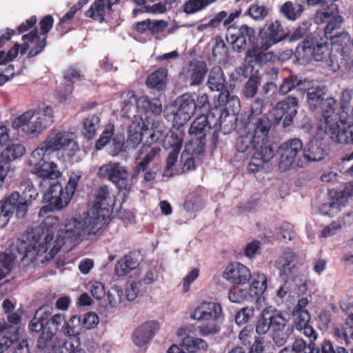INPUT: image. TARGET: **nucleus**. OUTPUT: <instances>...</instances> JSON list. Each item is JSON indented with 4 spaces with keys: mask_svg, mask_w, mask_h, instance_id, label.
Masks as SVG:
<instances>
[{
    "mask_svg": "<svg viewBox=\"0 0 353 353\" xmlns=\"http://www.w3.org/2000/svg\"><path fill=\"white\" fill-rule=\"evenodd\" d=\"M324 87L311 88L307 92V101L310 109L316 110L319 109L325 99Z\"/></svg>",
    "mask_w": 353,
    "mask_h": 353,
    "instance_id": "obj_45",
    "label": "nucleus"
},
{
    "mask_svg": "<svg viewBox=\"0 0 353 353\" xmlns=\"http://www.w3.org/2000/svg\"><path fill=\"white\" fill-rule=\"evenodd\" d=\"M81 322L80 317L77 316H73L68 321H65L62 326V332L68 339L61 344L52 347L51 352L48 353H85V350L81 347Z\"/></svg>",
    "mask_w": 353,
    "mask_h": 353,
    "instance_id": "obj_11",
    "label": "nucleus"
},
{
    "mask_svg": "<svg viewBox=\"0 0 353 353\" xmlns=\"http://www.w3.org/2000/svg\"><path fill=\"white\" fill-rule=\"evenodd\" d=\"M139 152L141 154L144 153H145V154L136 167L135 172L137 173L146 170L149 164L154 160V157L159 154L160 149L157 147H151L150 145H143Z\"/></svg>",
    "mask_w": 353,
    "mask_h": 353,
    "instance_id": "obj_43",
    "label": "nucleus"
},
{
    "mask_svg": "<svg viewBox=\"0 0 353 353\" xmlns=\"http://www.w3.org/2000/svg\"><path fill=\"white\" fill-rule=\"evenodd\" d=\"M248 296H249L248 290L238 287H233L228 292L229 300L233 303H241Z\"/></svg>",
    "mask_w": 353,
    "mask_h": 353,
    "instance_id": "obj_63",
    "label": "nucleus"
},
{
    "mask_svg": "<svg viewBox=\"0 0 353 353\" xmlns=\"http://www.w3.org/2000/svg\"><path fill=\"white\" fill-rule=\"evenodd\" d=\"M48 127V125L43 123V119L37 115H34L33 119L30 121L29 124H27L26 127H25L24 132L27 134L40 133Z\"/></svg>",
    "mask_w": 353,
    "mask_h": 353,
    "instance_id": "obj_56",
    "label": "nucleus"
},
{
    "mask_svg": "<svg viewBox=\"0 0 353 353\" xmlns=\"http://www.w3.org/2000/svg\"><path fill=\"white\" fill-rule=\"evenodd\" d=\"M1 152L14 161L25 154L26 148L21 143H12L9 144Z\"/></svg>",
    "mask_w": 353,
    "mask_h": 353,
    "instance_id": "obj_57",
    "label": "nucleus"
},
{
    "mask_svg": "<svg viewBox=\"0 0 353 353\" xmlns=\"http://www.w3.org/2000/svg\"><path fill=\"white\" fill-rule=\"evenodd\" d=\"M216 0H188L183 6V10L187 14L200 11Z\"/></svg>",
    "mask_w": 353,
    "mask_h": 353,
    "instance_id": "obj_52",
    "label": "nucleus"
},
{
    "mask_svg": "<svg viewBox=\"0 0 353 353\" xmlns=\"http://www.w3.org/2000/svg\"><path fill=\"white\" fill-rule=\"evenodd\" d=\"M307 304V298L299 299L292 312L294 317L293 324L290 322V315L288 313L272 306L266 307L258 316L256 324V333L262 335L271 331L274 343L278 347H281L287 343L295 327L298 331L309 338V347L311 348L314 346V341L316 339L318 334L310 325L311 316L305 309Z\"/></svg>",
    "mask_w": 353,
    "mask_h": 353,
    "instance_id": "obj_2",
    "label": "nucleus"
},
{
    "mask_svg": "<svg viewBox=\"0 0 353 353\" xmlns=\"http://www.w3.org/2000/svg\"><path fill=\"white\" fill-rule=\"evenodd\" d=\"M19 199V192L14 191L3 200L0 201V228H5L14 212L16 214V202Z\"/></svg>",
    "mask_w": 353,
    "mask_h": 353,
    "instance_id": "obj_28",
    "label": "nucleus"
},
{
    "mask_svg": "<svg viewBox=\"0 0 353 353\" xmlns=\"http://www.w3.org/2000/svg\"><path fill=\"white\" fill-rule=\"evenodd\" d=\"M314 345L315 344L314 343ZM310 350L308 353H348L346 349L343 347H337L334 348L333 343L330 340H324L321 345V348L314 349V346L311 348L307 347Z\"/></svg>",
    "mask_w": 353,
    "mask_h": 353,
    "instance_id": "obj_53",
    "label": "nucleus"
},
{
    "mask_svg": "<svg viewBox=\"0 0 353 353\" xmlns=\"http://www.w3.org/2000/svg\"><path fill=\"white\" fill-rule=\"evenodd\" d=\"M299 99L296 97L288 96L279 101L273 110L276 123L283 120V128H285L292 125L294 117L297 114Z\"/></svg>",
    "mask_w": 353,
    "mask_h": 353,
    "instance_id": "obj_17",
    "label": "nucleus"
},
{
    "mask_svg": "<svg viewBox=\"0 0 353 353\" xmlns=\"http://www.w3.org/2000/svg\"><path fill=\"white\" fill-rule=\"evenodd\" d=\"M114 134V125L111 124L107 125L102 132L99 139L96 141L95 149L97 150H100L107 145L112 139Z\"/></svg>",
    "mask_w": 353,
    "mask_h": 353,
    "instance_id": "obj_58",
    "label": "nucleus"
},
{
    "mask_svg": "<svg viewBox=\"0 0 353 353\" xmlns=\"http://www.w3.org/2000/svg\"><path fill=\"white\" fill-rule=\"evenodd\" d=\"M303 83V81L299 79L297 76L290 74L283 79L281 85L279 86V93L283 95L286 94L296 88L299 87Z\"/></svg>",
    "mask_w": 353,
    "mask_h": 353,
    "instance_id": "obj_51",
    "label": "nucleus"
},
{
    "mask_svg": "<svg viewBox=\"0 0 353 353\" xmlns=\"http://www.w3.org/2000/svg\"><path fill=\"white\" fill-rule=\"evenodd\" d=\"M39 39L35 41V45L29 50L28 58H32L42 52L47 46L46 34L51 30L53 23H40Z\"/></svg>",
    "mask_w": 353,
    "mask_h": 353,
    "instance_id": "obj_35",
    "label": "nucleus"
},
{
    "mask_svg": "<svg viewBox=\"0 0 353 353\" xmlns=\"http://www.w3.org/2000/svg\"><path fill=\"white\" fill-rule=\"evenodd\" d=\"M166 11L165 5L162 3H157L152 6H144L140 9H134L132 11L133 15L135 17L139 13L147 12L151 14H162Z\"/></svg>",
    "mask_w": 353,
    "mask_h": 353,
    "instance_id": "obj_60",
    "label": "nucleus"
},
{
    "mask_svg": "<svg viewBox=\"0 0 353 353\" xmlns=\"http://www.w3.org/2000/svg\"><path fill=\"white\" fill-rule=\"evenodd\" d=\"M98 175L112 182L120 190H129L131 183L129 173L119 163H108L101 166Z\"/></svg>",
    "mask_w": 353,
    "mask_h": 353,
    "instance_id": "obj_16",
    "label": "nucleus"
},
{
    "mask_svg": "<svg viewBox=\"0 0 353 353\" xmlns=\"http://www.w3.org/2000/svg\"><path fill=\"white\" fill-rule=\"evenodd\" d=\"M81 176V171L72 172L64 188L57 180L48 183L47 185H49L48 190L43 195V199L48 203V205L41 208L39 215L46 214L54 209L59 210L68 205L79 185Z\"/></svg>",
    "mask_w": 353,
    "mask_h": 353,
    "instance_id": "obj_7",
    "label": "nucleus"
},
{
    "mask_svg": "<svg viewBox=\"0 0 353 353\" xmlns=\"http://www.w3.org/2000/svg\"><path fill=\"white\" fill-rule=\"evenodd\" d=\"M347 203V199L346 197L342 196L341 198H336L332 199L329 203H323L319 210L323 215L334 217L338 215L341 208L345 207Z\"/></svg>",
    "mask_w": 353,
    "mask_h": 353,
    "instance_id": "obj_41",
    "label": "nucleus"
},
{
    "mask_svg": "<svg viewBox=\"0 0 353 353\" xmlns=\"http://www.w3.org/2000/svg\"><path fill=\"white\" fill-rule=\"evenodd\" d=\"M141 123L137 120L132 121L129 126L128 136L126 141L128 146L136 148L142 141Z\"/></svg>",
    "mask_w": 353,
    "mask_h": 353,
    "instance_id": "obj_47",
    "label": "nucleus"
},
{
    "mask_svg": "<svg viewBox=\"0 0 353 353\" xmlns=\"http://www.w3.org/2000/svg\"><path fill=\"white\" fill-rule=\"evenodd\" d=\"M212 56L219 63L225 61L228 56V48L221 37H216L212 49Z\"/></svg>",
    "mask_w": 353,
    "mask_h": 353,
    "instance_id": "obj_49",
    "label": "nucleus"
},
{
    "mask_svg": "<svg viewBox=\"0 0 353 353\" xmlns=\"http://www.w3.org/2000/svg\"><path fill=\"white\" fill-rule=\"evenodd\" d=\"M253 280L248 288L250 297L258 300L267 289V276L259 271L254 272L252 275Z\"/></svg>",
    "mask_w": 353,
    "mask_h": 353,
    "instance_id": "obj_32",
    "label": "nucleus"
},
{
    "mask_svg": "<svg viewBox=\"0 0 353 353\" xmlns=\"http://www.w3.org/2000/svg\"><path fill=\"white\" fill-rule=\"evenodd\" d=\"M223 277L234 285H241L250 281L252 274L245 265L239 262H232L226 266Z\"/></svg>",
    "mask_w": 353,
    "mask_h": 353,
    "instance_id": "obj_20",
    "label": "nucleus"
},
{
    "mask_svg": "<svg viewBox=\"0 0 353 353\" xmlns=\"http://www.w3.org/2000/svg\"><path fill=\"white\" fill-rule=\"evenodd\" d=\"M43 145L44 144L41 142L32 152L28 159L29 165L32 167L31 173L41 179V188L46 187L48 183L57 180L61 175L56 163L45 160V157L51 155L52 153L45 152L41 148Z\"/></svg>",
    "mask_w": 353,
    "mask_h": 353,
    "instance_id": "obj_9",
    "label": "nucleus"
},
{
    "mask_svg": "<svg viewBox=\"0 0 353 353\" xmlns=\"http://www.w3.org/2000/svg\"><path fill=\"white\" fill-rule=\"evenodd\" d=\"M341 23H327L325 27V36L326 39L331 40L332 48L330 44L323 40V38L317 39L316 38L306 39L304 40L302 49L305 53H311L316 61H326L329 62V65L332 70L336 71L340 68L342 61L347 56L349 51L346 44L343 46L340 41H350L349 34L341 31L339 25Z\"/></svg>",
    "mask_w": 353,
    "mask_h": 353,
    "instance_id": "obj_4",
    "label": "nucleus"
},
{
    "mask_svg": "<svg viewBox=\"0 0 353 353\" xmlns=\"http://www.w3.org/2000/svg\"><path fill=\"white\" fill-rule=\"evenodd\" d=\"M56 218L48 217L39 228L28 232L24 238L16 241L14 252L0 253V281L10 272L17 254L21 261L29 264L34 261L37 256L46 253L50 247V241L55 230Z\"/></svg>",
    "mask_w": 353,
    "mask_h": 353,
    "instance_id": "obj_3",
    "label": "nucleus"
},
{
    "mask_svg": "<svg viewBox=\"0 0 353 353\" xmlns=\"http://www.w3.org/2000/svg\"><path fill=\"white\" fill-rule=\"evenodd\" d=\"M208 71L205 61L193 59L185 65L181 75L190 86H199L203 83Z\"/></svg>",
    "mask_w": 353,
    "mask_h": 353,
    "instance_id": "obj_19",
    "label": "nucleus"
},
{
    "mask_svg": "<svg viewBox=\"0 0 353 353\" xmlns=\"http://www.w3.org/2000/svg\"><path fill=\"white\" fill-rule=\"evenodd\" d=\"M340 124L330 137L336 143L353 145V124L347 126Z\"/></svg>",
    "mask_w": 353,
    "mask_h": 353,
    "instance_id": "obj_38",
    "label": "nucleus"
},
{
    "mask_svg": "<svg viewBox=\"0 0 353 353\" xmlns=\"http://www.w3.org/2000/svg\"><path fill=\"white\" fill-rule=\"evenodd\" d=\"M107 299L110 307H117L124 299L122 288L118 285L112 286L107 292Z\"/></svg>",
    "mask_w": 353,
    "mask_h": 353,
    "instance_id": "obj_54",
    "label": "nucleus"
},
{
    "mask_svg": "<svg viewBox=\"0 0 353 353\" xmlns=\"http://www.w3.org/2000/svg\"><path fill=\"white\" fill-rule=\"evenodd\" d=\"M221 310L217 303L203 302L194 309L190 316L194 320L214 321L221 315Z\"/></svg>",
    "mask_w": 353,
    "mask_h": 353,
    "instance_id": "obj_24",
    "label": "nucleus"
},
{
    "mask_svg": "<svg viewBox=\"0 0 353 353\" xmlns=\"http://www.w3.org/2000/svg\"><path fill=\"white\" fill-rule=\"evenodd\" d=\"M218 103L219 106L225 107L222 112H231V114H236L240 108L239 99L236 96L231 95L228 90L219 93Z\"/></svg>",
    "mask_w": 353,
    "mask_h": 353,
    "instance_id": "obj_36",
    "label": "nucleus"
},
{
    "mask_svg": "<svg viewBox=\"0 0 353 353\" xmlns=\"http://www.w3.org/2000/svg\"><path fill=\"white\" fill-rule=\"evenodd\" d=\"M113 199L110 196L108 188L106 185L100 186L96 192L94 203L90 212L81 221L71 219L63 226L59 228V219L54 216H47L56 218L55 230L50 241L49 252L46 259H53L65 244L68 240L71 241H82L84 240L97 241L102 234V228L108 223L112 212Z\"/></svg>",
    "mask_w": 353,
    "mask_h": 353,
    "instance_id": "obj_1",
    "label": "nucleus"
},
{
    "mask_svg": "<svg viewBox=\"0 0 353 353\" xmlns=\"http://www.w3.org/2000/svg\"><path fill=\"white\" fill-rule=\"evenodd\" d=\"M123 103L122 112L127 114L135 105L140 112L145 114H151L154 116L159 115L162 112V105L159 99H150L147 96L143 95L139 98L133 90H127L121 95Z\"/></svg>",
    "mask_w": 353,
    "mask_h": 353,
    "instance_id": "obj_13",
    "label": "nucleus"
},
{
    "mask_svg": "<svg viewBox=\"0 0 353 353\" xmlns=\"http://www.w3.org/2000/svg\"><path fill=\"white\" fill-rule=\"evenodd\" d=\"M52 310L48 305L40 307L28 325L30 334L38 337L37 348L43 353L51 352L52 347L58 345L54 343V336L65 322V316L61 314H54L50 318Z\"/></svg>",
    "mask_w": 353,
    "mask_h": 353,
    "instance_id": "obj_5",
    "label": "nucleus"
},
{
    "mask_svg": "<svg viewBox=\"0 0 353 353\" xmlns=\"http://www.w3.org/2000/svg\"><path fill=\"white\" fill-rule=\"evenodd\" d=\"M12 162V160L1 152L0 154V174L6 177L13 173L15 168L13 166Z\"/></svg>",
    "mask_w": 353,
    "mask_h": 353,
    "instance_id": "obj_64",
    "label": "nucleus"
},
{
    "mask_svg": "<svg viewBox=\"0 0 353 353\" xmlns=\"http://www.w3.org/2000/svg\"><path fill=\"white\" fill-rule=\"evenodd\" d=\"M290 32L282 28L281 23H270L259 31L256 46L247 51L249 62L263 66L275 61L276 56L272 52H266L271 46L288 37Z\"/></svg>",
    "mask_w": 353,
    "mask_h": 353,
    "instance_id": "obj_6",
    "label": "nucleus"
},
{
    "mask_svg": "<svg viewBox=\"0 0 353 353\" xmlns=\"http://www.w3.org/2000/svg\"><path fill=\"white\" fill-rule=\"evenodd\" d=\"M303 160L305 165L310 161H319L326 154L325 145L321 139L311 140L303 150Z\"/></svg>",
    "mask_w": 353,
    "mask_h": 353,
    "instance_id": "obj_30",
    "label": "nucleus"
},
{
    "mask_svg": "<svg viewBox=\"0 0 353 353\" xmlns=\"http://www.w3.org/2000/svg\"><path fill=\"white\" fill-rule=\"evenodd\" d=\"M306 342L302 339H296L291 346L284 347L279 353H308L305 351Z\"/></svg>",
    "mask_w": 353,
    "mask_h": 353,
    "instance_id": "obj_61",
    "label": "nucleus"
},
{
    "mask_svg": "<svg viewBox=\"0 0 353 353\" xmlns=\"http://www.w3.org/2000/svg\"><path fill=\"white\" fill-rule=\"evenodd\" d=\"M81 134L88 141L92 140L101 125V119L97 114L88 115L81 122Z\"/></svg>",
    "mask_w": 353,
    "mask_h": 353,
    "instance_id": "obj_33",
    "label": "nucleus"
},
{
    "mask_svg": "<svg viewBox=\"0 0 353 353\" xmlns=\"http://www.w3.org/2000/svg\"><path fill=\"white\" fill-rule=\"evenodd\" d=\"M21 187L24 188L21 194L19 193V199L16 202V216L18 219L26 216L29 206L39 196V192L32 182L25 183Z\"/></svg>",
    "mask_w": 353,
    "mask_h": 353,
    "instance_id": "obj_23",
    "label": "nucleus"
},
{
    "mask_svg": "<svg viewBox=\"0 0 353 353\" xmlns=\"http://www.w3.org/2000/svg\"><path fill=\"white\" fill-rule=\"evenodd\" d=\"M303 143L298 138L288 139L282 143L278 150L279 170L285 172L294 165L297 168L305 167L303 156L302 158H299V155L303 153Z\"/></svg>",
    "mask_w": 353,
    "mask_h": 353,
    "instance_id": "obj_12",
    "label": "nucleus"
},
{
    "mask_svg": "<svg viewBox=\"0 0 353 353\" xmlns=\"http://www.w3.org/2000/svg\"><path fill=\"white\" fill-rule=\"evenodd\" d=\"M217 120L215 113L210 111L206 114H201L192 123L189 128L190 140L186 145V150L193 154L199 155L205 151L206 145V135L214 132Z\"/></svg>",
    "mask_w": 353,
    "mask_h": 353,
    "instance_id": "obj_8",
    "label": "nucleus"
},
{
    "mask_svg": "<svg viewBox=\"0 0 353 353\" xmlns=\"http://www.w3.org/2000/svg\"><path fill=\"white\" fill-rule=\"evenodd\" d=\"M137 266V261L130 256H125L115 265V273L119 276L128 274Z\"/></svg>",
    "mask_w": 353,
    "mask_h": 353,
    "instance_id": "obj_48",
    "label": "nucleus"
},
{
    "mask_svg": "<svg viewBox=\"0 0 353 353\" xmlns=\"http://www.w3.org/2000/svg\"><path fill=\"white\" fill-rule=\"evenodd\" d=\"M322 123L321 128H324L325 132L327 134L336 130L340 125H346L350 123L351 121H348V116L345 112H340L337 110V102L334 97H327L321 105Z\"/></svg>",
    "mask_w": 353,
    "mask_h": 353,
    "instance_id": "obj_14",
    "label": "nucleus"
},
{
    "mask_svg": "<svg viewBox=\"0 0 353 353\" xmlns=\"http://www.w3.org/2000/svg\"><path fill=\"white\" fill-rule=\"evenodd\" d=\"M296 255L292 251L285 252L278 259L276 263L279 270V276H288L295 267Z\"/></svg>",
    "mask_w": 353,
    "mask_h": 353,
    "instance_id": "obj_40",
    "label": "nucleus"
},
{
    "mask_svg": "<svg viewBox=\"0 0 353 353\" xmlns=\"http://www.w3.org/2000/svg\"><path fill=\"white\" fill-rule=\"evenodd\" d=\"M159 329V324L156 321H148L139 326L132 334L134 343L139 347L148 343Z\"/></svg>",
    "mask_w": 353,
    "mask_h": 353,
    "instance_id": "obj_26",
    "label": "nucleus"
},
{
    "mask_svg": "<svg viewBox=\"0 0 353 353\" xmlns=\"http://www.w3.org/2000/svg\"><path fill=\"white\" fill-rule=\"evenodd\" d=\"M194 104H195V112L199 111L201 112V114H203V112L208 111L210 105L209 102L208 97L205 93H199L198 95L195 94L194 95Z\"/></svg>",
    "mask_w": 353,
    "mask_h": 353,
    "instance_id": "obj_62",
    "label": "nucleus"
},
{
    "mask_svg": "<svg viewBox=\"0 0 353 353\" xmlns=\"http://www.w3.org/2000/svg\"><path fill=\"white\" fill-rule=\"evenodd\" d=\"M281 11L288 20L294 21L301 14L303 7L301 4L287 1L281 6Z\"/></svg>",
    "mask_w": 353,
    "mask_h": 353,
    "instance_id": "obj_50",
    "label": "nucleus"
},
{
    "mask_svg": "<svg viewBox=\"0 0 353 353\" xmlns=\"http://www.w3.org/2000/svg\"><path fill=\"white\" fill-rule=\"evenodd\" d=\"M214 112L217 122L212 132V142L213 144H216L219 130L223 131V134H230L232 131L236 130L238 118L236 114H231L228 112H221L218 109H215Z\"/></svg>",
    "mask_w": 353,
    "mask_h": 353,
    "instance_id": "obj_21",
    "label": "nucleus"
},
{
    "mask_svg": "<svg viewBox=\"0 0 353 353\" xmlns=\"http://www.w3.org/2000/svg\"><path fill=\"white\" fill-rule=\"evenodd\" d=\"M315 19L321 22H344V19L339 14V6L332 3L322 10L317 11Z\"/></svg>",
    "mask_w": 353,
    "mask_h": 353,
    "instance_id": "obj_37",
    "label": "nucleus"
},
{
    "mask_svg": "<svg viewBox=\"0 0 353 353\" xmlns=\"http://www.w3.org/2000/svg\"><path fill=\"white\" fill-rule=\"evenodd\" d=\"M239 136L235 141V148L238 152H251L256 143L254 137L250 133L244 132L243 128L239 132Z\"/></svg>",
    "mask_w": 353,
    "mask_h": 353,
    "instance_id": "obj_42",
    "label": "nucleus"
},
{
    "mask_svg": "<svg viewBox=\"0 0 353 353\" xmlns=\"http://www.w3.org/2000/svg\"><path fill=\"white\" fill-rule=\"evenodd\" d=\"M255 30L248 27L246 24L241 26L236 34H231V43L234 50L241 52L244 50L247 46V38L252 41V38H254Z\"/></svg>",
    "mask_w": 353,
    "mask_h": 353,
    "instance_id": "obj_31",
    "label": "nucleus"
},
{
    "mask_svg": "<svg viewBox=\"0 0 353 353\" xmlns=\"http://www.w3.org/2000/svg\"><path fill=\"white\" fill-rule=\"evenodd\" d=\"M44 144L43 150L52 154L61 150L69 159L74 157L80 148L78 143L72 138V134L66 131L52 130L42 141Z\"/></svg>",
    "mask_w": 353,
    "mask_h": 353,
    "instance_id": "obj_10",
    "label": "nucleus"
},
{
    "mask_svg": "<svg viewBox=\"0 0 353 353\" xmlns=\"http://www.w3.org/2000/svg\"><path fill=\"white\" fill-rule=\"evenodd\" d=\"M120 1L121 0H95L84 14L96 21L103 22L113 12V7L119 4Z\"/></svg>",
    "mask_w": 353,
    "mask_h": 353,
    "instance_id": "obj_22",
    "label": "nucleus"
},
{
    "mask_svg": "<svg viewBox=\"0 0 353 353\" xmlns=\"http://www.w3.org/2000/svg\"><path fill=\"white\" fill-rule=\"evenodd\" d=\"M261 82V77L256 71L254 74L249 77L248 80L245 83L243 94L246 99L253 98L257 93L259 85Z\"/></svg>",
    "mask_w": 353,
    "mask_h": 353,
    "instance_id": "obj_46",
    "label": "nucleus"
},
{
    "mask_svg": "<svg viewBox=\"0 0 353 353\" xmlns=\"http://www.w3.org/2000/svg\"><path fill=\"white\" fill-rule=\"evenodd\" d=\"M139 122L141 123V139L142 140L145 139L143 145H151L152 143L157 142L159 139V136L154 131L152 128L150 129L141 119H140Z\"/></svg>",
    "mask_w": 353,
    "mask_h": 353,
    "instance_id": "obj_59",
    "label": "nucleus"
},
{
    "mask_svg": "<svg viewBox=\"0 0 353 353\" xmlns=\"http://www.w3.org/2000/svg\"><path fill=\"white\" fill-rule=\"evenodd\" d=\"M279 123H275L267 115L252 116L248 115L247 121L243 124V131L250 133L254 137L256 143L268 141L270 131Z\"/></svg>",
    "mask_w": 353,
    "mask_h": 353,
    "instance_id": "obj_15",
    "label": "nucleus"
},
{
    "mask_svg": "<svg viewBox=\"0 0 353 353\" xmlns=\"http://www.w3.org/2000/svg\"><path fill=\"white\" fill-rule=\"evenodd\" d=\"M225 79L221 67L216 66L211 69L208 79V86L212 91L223 92Z\"/></svg>",
    "mask_w": 353,
    "mask_h": 353,
    "instance_id": "obj_39",
    "label": "nucleus"
},
{
    "mask_svg": "<svg viewBox=\"0 0 353 353\" xmlns=\"http://www.w3.org/2000/svg\"><path fill=\"white\" fill-rule=\"evenodd\" d=\"M208 343L200 338L186 337L183 339L179 345H172L168 350V353H196L198 350L205 351L208 348Z\"/></svg>",
    "mask_w": 353,
    "mask_h": 353,
    "instance_id": "obj_27",
    "label": "nucleus"
},
{
    "mask_svg": "<svg viewBox=\"0 0 353 353\" xmlns=\"http://www.w3.org/2000/svg\"><path fill=\"white\" fill-rule=\"evenodd\" d=\"M183 127L175 125L173 123L172 128L163 140V147L165 149L181 151L185 137V130Z\"/></svg>",
    "mask_w": 353,
    "mask_h": 353,
    "instance_id": "obj_29",
    "label": "nucleus"
},
{
    "mask_svg": "<svg viewBox=\"0 0 353 353\" xmlns=\"http://www.w3.org/2000/svg\"><path fill=\"white\" fill-rule=\"evenodd\" d=\"M168 23H136L133 26L130 35L136 40L145 42L151 36L163 31Z\"/></svg>",
    "mask_w": 353,
    "mask_h": 353,
    "instance_id": "obj_25",
    "label": "nucleus"
},
{
    "mask_svg": "<svg viewBox=\"0 0 353 353\" xmlns=\"http://www.w3.org/2000/svg\"><path fill=\"white\" fill-rule=\"evenodd\" d=\"M12 334L5 324L0 323V353L13 344Z\"/></svg>",
    "mask_w": 353,
    "mask_h": 353,
    "instance_id": "obj_55",
    "label": "nucleus"
},
{
    "mask_svg": "<svg viewBox=\"0 0 353 353\" xmlns=\"http://www.w3.org/2000/svg\"><path fill=\"white\" fill-rule=\"evenodd\" d=\"M253 150L255 159H259L260 163H268L274 156V150L268 140L256 143Z\"/></svg>",
    "mask_w": 353,
    "mask_h": 353,
    "instance_id": "obj_44",
    "label": "nucleus"
},
{
    "mask_svg": "<svg viewBox=\"0 0 353 353\" xmlns=\"http://www.w3.org/2000/svg\"><path fill=\"white\" fill-rule=\"evenodd\" d=\"M194 95L195 93H185L176 99L175 101L176 110L174 113L173 119L175 125L183 126L196 112Z\"/></svg>",
    "mask_w": 353,
    "mask_h": 353,
    "instance_id": "obj_18",
    "label": "nucleus"
},
{
    "mask_svg": "<svg viewBox=\"0 0 353 353\" xmlns=\"http://www.w3.org/2000/svg\"><path fill=\"white\" fill-rule=\"evenodd\" d=\"M167 79L168 70L165 68H159L148 75L146 85L149 88L163 91L165 89Z\"/></svg>",
    "mask_w": 353,
    "mask_h": 353,
    "instance_id": "obj_34",
    "label": "nucleus"
}]
</instances>
